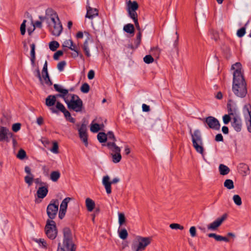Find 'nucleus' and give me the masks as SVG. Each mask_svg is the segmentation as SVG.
<instances>
[{"label":"nucleus","instance_id":"obj_18","mask_svg":"<svg viewBox=\"0 0 251 251\" xmlns=\"http://www.w3.org/2000/svg\"><path fill=\"white\" fill-rule=\"evenodd\" d=\"M227 109L228 114L231 116H235L237 115V108L235 103H233L231 100H229L227 103Z\"/></svg>","mask_w":251,"mask_h":251},{"label":"nucleus","instance_id":"obj_20","mask_svg":"<svg viewBox=\"0 0 251 251\" xmlns=\"http://www.w3.org/2000/svg\"><path fill=\"white\" fill-rule=\"evenodd\" d=\"M48 193V189L47 186L40 187L37 191V197L40 199H43L47 195Z\"/></svg>","mask_w":251,"mask_h":251},{"label":"nucleus","instance_id":"obj_45","mask_svg":"<svg viewBox=\"0 0 251 251\" xmlns=\"http://www.w3.org/2000/svg\"><path fill=\"white\" fill-rule=\"evenodd\" d=\"M170 227L173 229H180L183 230L184 227L178 224L173 223L170 225Z\"/></svg>","mask_w":251,"mask_h":251},{"label":"nucleus","instance_id":"obj_26","mask_svg":"<svg viewBox=\"0 0 251 251\" xmlns=\"http://www.w3.org/2000/svg\"><path fill=\"white\" fill-rule=\"evenodd\" d=\"M219 170L221 175H227L230 172V169L226 165L221 164L219 166Z\"/></svg>","mask_w":251,"mask_h":251},{"label":"nucleus","instance_id":"obj_27","mask_svg":"<svg viewBox=\"0 0 251 251\" xmlns=\"http://www.w3.org/2000/svg\"><path fill=\"white\" fill-rule=\"evenodd\" d=\"M60 173L58 171H53L50 173V178L53 181H57L60 177Z\"/></svg>","mask_w":251,"mask_h":251},{"label":"nucleus","instance_id":"obj_23","mask_svg":"<svg viewBox=\"0 0 251 251\" xmlns=\"http://www.w3.org/2000/svg\"><path fill=\"white\" fill-rule=\"evenodd\" d=\"M30 61L32 66H34L35 63V45L32 43L30 45Z\"/></svg>","mask_w":251,"mask_h":251},{"label":"nucleus","instance_id":"obj_44","mask_svg":"<svg viewBox=\"0 0 251 251\" xmlns=\"http://www.w3.org/2000/svg\"><path fill=\"white\" fill-rule=\"evenodd\" d=\"M33 180V176H26L25 177V182L28 185V186H31L32 184Z\"/></svg>","mask_w":251,"mask_h":251},{"label":"nucleus","instance_id":"obj_63","mask_svg":"<svg viewBox=\"0 0 251 251\" xmlns=\"http://www.w3.org/2000/svg\"><path fill=\"white\" fill-rule=\"evenodd\" d=\"M223 135H222V134L221 133H219L218 134H217L215 136V140L217 141V142H221V141H223Z\"/></svg>","mask_w":251,"mask_h":251},{"label":"nucleus","instance_id":"obj_28","mask_svg":"<svg viewBox=\"0 0 251 251\" xmlns=\"http://www.w3.org/2000/svg\"><path fill=\"white\" fill-rule=\"evenodd\" d=\"M97 139L100 143H104L107 140V135L104 132H99L97 135Z\"/></svg>","mask_w":251,"mask_h":251},{"label":"nucleus","instance_id":"obj_50","mask_svg":"<svg viewBox=\"0 0 251 251\" xmlns=\"http://www.w3.org/2000/svg\"><path fill=\"white\" fill-rule=\"evenodd\" d=\"M141 31H139L138 33L136 35V39L135 40V44H136V48H137L139 45L140 44L141 41Z\"/></svg>","mask_w":251,"mask_h":251},{"label":"nucleus","instance_id":"obj_54","mask_svg":"<svg viewBox=\"0 0 251 251\" xmlns=\"http://www.w3.org/2000/svg\"><path fill=\"white\" fill-rule=\"evenodd\" d=\"M26 22V21L25 20H24L22 23V24L21 25L20 27V30H21V33L22 35H25V23Z\"/></svg>","mask_w":251,"mask_h":251},{"label":"nucleus","instance_id":"obj_37","mask_svg":"<svg viewBox=\"0 0 251 251\" xmlns=\"http://www.w3.org/2000/svg\"><path fill=\"white\" fill-rule=\"evenodd\" d=\"M176 39L174 41L173 43V47L175 51H176L177 53H178V40H179V35L177 32H176Z\"/></svg>","mask_w":251,"mask_h":251},{"label":"nucleus","instance_id":"obj_52","mask_svg":"<svg viewBox=\"0 0 251 251\" xmlns=\"http://www.w3.org/2000/svg\"><path fill=\"white\" fill-rule=\"evenodd\" d=\"M50 151L54 153H58V145L56 142L53 143L52 148L50 150Z\"/></svg>","mask_w":251,"mask_h":251},{"label":"nucleus","instance_id":"obj_51","mask_svg":"<svg viewBox=\"0 0 251 251\" xmlns=\"http://www.w3.org/2000/svg\"><path fill=\"white\" fill-rule=\"evenodd\" d=\"M56 107L62 112H64L66 110L64 105L59 101L56 102Z\"/></svg>","mask_w":251,"mask_h":251},{"label":"nucleus","instance_id":"obj_11","mask_svg":"<svg viewBox=\"0 0 251 251\" xmlns=\"http://www.w3.org/2000/svg\"><path fill=\"white\" fill-rule=\"evenodd\" d=\"M39 18L41 20H44L45 18L50 19L52 24H53V23L60 22L56 12L51 8H48L46 10L45 17L40 16Z\"/></svg>","mask_w":251,"mask_h":251},{"label":"nucleus","instance_id":"obj_33","mask_svg":"<svg viewBox=\"0 0 251 251\" xmlns=\"http://www.w3.org/2000/svg\"><path fill=\"white\" fill-rule=\"evenodd\" d=\"M59 46V44L55 41H51L49 44L50 49L53 51H55Z\"/></svg>","mask_w":251,"mask_h":251},{"label":"nucleus","instance_id":"obj_56","mask_svg":"<svg viewBox=\"0 0 251 251\" xmlns=\"http://www.w3.org/2000/svg\"><path fill=\"white\" fill-rule=\"evenodd\" d=\"M189 232L192 237L196 236V228L195 226H191L189 229Z\"/></svg>","mask_w":251,"mask_h":251},{"label":"nucleus","instance_id":"obj_43","mask_svg":"<svg viewBox=\"0 0 251 251\" xmlns=\"http://www.w3.org/2000/svg\"><path fill=\"white\" fill-rule=\"evenodd\" d=\"M144 61L147 64H150L153 62L154 58L151 55H146L143 58Z\"/></svg>","mask_w":251,"mask_h":251},{"label":"nucleus","instance_id":"obj_17","mask_svg":"<svg viewBox=\"0 0 251 251\" xmlns=\"http://www.w3.org/2000/svg\"><path fill=\"white\" fill-rule=\"evenodd\" d=\"M63 27L60 22L53 23L50 25V30L51 34L55 36H59L62 32Z\"/></svg>","mask_w":251,"mask_h":251},{"label":"nucleus","instance_id":"obj_39","mask_svg":"<svg viewBox=\"0 0 251 251\" xmlns=\"http://www.w3.org/2000/svg\"><path fill=\"white\" fill-rule=\"evenodd\" d=\"M128 236V233L127 230L125 229H122L119 231V237L121 239L124 240L126 239Z\"/></svg>","mask_w":251,"mask_h":251},{"label":"nucleus","instance_id":"obj_30","mask_svg":"<svg viewBox=\"0 0 251 251\" xmlns=\"http://www.w3.org/2000/svg\"><path fill=\"white\" fill-rule=\"evenodd\" d=\"M95 121H97V119H95L91 123L90 130L92 132L96 133L100 130V125L97 123L93 124V122H94Z\"/></svg>","mask_w":251,"mask_h":251},{"label":"nucleus","instance_id":"obj_29","mask_svg":"<svg viewBox=\"0 0 251 251\" xmlns=\"http://www.w3.org/2000/svg\"><path fill=\"white\" fill-rule=\"evenodd\" d=\"M124 30L128 33H133L134 31V25L131 24H128L124 26Z\"/></svg>","mask_w":251,"mask_h":251},{"label":"nucleus","instance_id":"obj_36","mask_svg":"<svg viewBox=\"0 0 251 251\" xmlns=\"http://www.w3.org/2000/svg\"><path fill=\"white\" fill-rule=\"evenodd\" d=\"M34 241L38 243L39 246L40 247L43 248H46L47 246V244L46 241L44 239H36Z\"/></svg>","mask_w":251,"mask_h":251},{"label":"nucleus","instance_id":"obj_64","mask_svg":"<svg viewBox=\"0 0 251 251\" xmlns=\"http://www.w3.org/2000/svg\"><path fill=\"white\" fill-rule=\"evenodd\" d=\"M142 110L144 112H148L150 110V106L147 105L146 104H142Z\"/></svg>","mask_w":251,"mask_h":251},{"label":"nucleus","instance_id":"obj_59","mask_svg":"<svg viewBox=\"0 0 251 251\" xmlns=\"http://www.w3.org/2000/svg\"><path fill=\"white\" fill-rule=\"evenodd\" d=\"M34 74L35 76H36L39 79V80L42 82V78L40 74V70L38 68L35 70V71L34 72Z\"/></svg>","mask_w":251,"mask_h":251},{"label":"nucleus","instance_id":"obj_1","mask_svg":"<svg viewBox=\"0 0 251 251\" xmlns=\"http://www.w3.org/2000/svg\"><path fill=\"white\" fill-rule=\"evenodd\" d=\"M241 64L239 62H237L231 66V69L234 70L232 89L237 97L243 98L247 94V88L243 74L241 72Z\"/></svg>","mask_w":251,"mask_h":251},{"label":"nucleus","instance_id":"obj_48","mask_svg":"<svg viewBox=\"0 0 251 251\" xmlns=\"http://www.w3.org/2000/svg\"><path fill=\"white\" fill-rule=\"evenodd\" d=\"M246 33V27L245 26L241 27L237 30V35L238 37H242Z\"/></svg>","mask_w":251,"mask_h":251},{"label":"nucleus","instance_id":"obj_61","mask_svg":"<svg viewBox=\"0 0 251 251\" xmlns=\"http://www.w3.org/2000/svg\"><path fill=\"white\" fill-rule=\"evenodd\" d=\"M88 78L89 79H92L95 76V72L93 70H91L88 73Z\"/></svg>","mask_w":251,"mask_h":251},{"label":"nucleus","instance_id":"obj_5","mask_svg":"<svg viewBox=\"0 0 251 251\" xmlns=\"http://www.w3.org/2000/svg\"><path fill=\"white\" fill-rule=\"evenodd\" d=\"M106 146L113 152L111 154L112 157V161L114 163H119L122 159L120 148L117 146L115 143L110 142V141L107 143Z\"/></svg>","mask_w":251,"mask_h":251},{"label":"nucleus","instance_id":"obj_4","mask_svg":"<svg viewBox=\"0 0 251 251\" xmlns=\"http://www.w3.org/2000/svg\"><path fill=\"white\" fill-rule=\"evenodd\" d=\"M45 230L49 238L51 240L55 239L57 235V229L55 222L53 220H47Z\"/></svg>","mask_w":251,"mask_h":251},{"label":"nucleus","instance_id":"obj_53","mask_svg":"<svg viewBox=\"0 0 251 251\" xmlns=\"http://www.w3.org/2000/svg\"><path fill=\"white\" fill-rule=\"evenodd\" d=\"M21 124L17 123L12 125V129L14 132H17L21 129Z\"/></svg>","mask_w":251,"mask_h":251},{"label":"nucleus","instance_id":"obj_31","mask_svg":"<svg viewBox=\"0 0 251 251\" xmlns=\"http://www.w3.org/2000/svg\"><path fill=\"white\" fill-rule=\"evenodd\" d=\"M71 198L67 197L65 198L62 201L61 203L60 206V209H64L67 210V206H68V203L70 201Z\"/></svg>","mask_w":251,"mask_h":251},{"label":"nucleus","instance_id":"obj_34","mask_svg":"<svg viewBox=\"0 0 251 251\" xmlns=\"http://www.w3.org/2000/svg\"><path fill=\"white\" fill-rule=\"evenodd\" d=\"M42 75H43V78H44L46 85H47L48 86H49L52 85V82L50 78L49 75L48 73H47L46 74H42Z\"/></svg>","mask_w":251,"mask_h":251},{"label":"nucleus","instance_id":"obj_57","mask_svg":"<svg viewBox=\"0 0 251 251\" xmlns=\"http://www.w3.org/2000/svg\"><path fill=\"white\" fill-rule=\"evenodd\" d=\"M63 53V51L60 50H57L53 55V59L56 60H58L59 59V56L62 55Z\"/></svg>","mask_w":251,"mask_h":251},{"label":"nucleus","instance_id":"obj_7","mask_svg":"<svg viewBox=\"0 0 251 251\" xmlns=\"http://www.w3.org/2000/svg\"><path fill=\"white\" fill-rule=\"evenodd\" d=\"M138 244L137 245H133L132 249L134 251H143L145 248L149 245L151 242L150 237H143L139 236L138 238Z\"/></svg>","mask_w":251,"mask_h":251},{"label":"nucleus","instance_id":"obj_55","mask_svg":"<svg viewBox=\"0 0 251 251\" xmlns=\"http://www.w3.org/2000/svg\"><path fill=\"white\" fill-rule=\"evenodd\" d=\"M230 115L226 114L223 117V122L226 125L229 123L231 120Z\"/></svg>","mask_w":251,"mask_h":251},{"label":"nucleus","instance_id":"obj_3","mask_svg":"<svg viewBox=\"0 0 251 251\" xmlns=\"http://www.w3.org/2000/svg\"><path fill=\"white\" fill-rule=\"evenodd\" d=\"M70 100H65L68 108L76 112H81L83 108L82 100L75 94H70Z\"/></svg>","mask_w":251,"mask_h":251},{"label":"nucleus","instance_id":"obj_41","mask_svg":"<svg viewBox=\"0 0 251 251\" xmlns=\"http://www.w3.org/2000/svg\"><path fill=\"white\" fill-rule=\"evenodd\" d=\"M89 90L90 86L87 83H83L80 88L81 91L84 93H87L89 91Z\"/></svg>","mask_w":251,"mask_h":251},{"label":"nucleus","instance_id":"obj_25","mask_svg":"<svg viewBox=\"0 0 251 251\" xmlns=\"http://www.w3.org/2000/svg\"><path fill=\"white\" fill-rule=\"evenodd\" d=\"M62 46L64 48H68L71 50H74L76 48V45L74 44L72 40H66L63 43Z\"/></svg>","mask_w":251,"mask_h":251},{"label":"nucleus","instance_id":"obj_14","mask_svg":"<svg viewBox=\"0 0 251 251\" xmlns=\"http://www.w3.org/2000/svg\"><path fill=\"white\" fill-rule=\"evenodd\" d=\"M13 137V133L9 131L5 127L0 126V142L6 141L9 142V138Z\"/></svg>","mask_w":251,"mask_h":251},{"label":"nucleus","instance_id":"obj_46","mask_svg":"<svg viewBox=\"0 0 251 251\" xmlns=\"http://www.w3.org/2000/svg\"><path fill=\"white\" fill-rule=\"evenodd\" d=\"M128 13L129 17L132 19L133 21L136 20L138 19V15L136 11H127Z\"/></svg>","mask_w":251,"mask_h":251},{"label":"nucleus","instance_id":"obj_21","mask_svg":"<svg viewBox=\"0 0 251 251\" xmlns=\"http://www.w3.org/2000/svg\"><path fill=\"white\" fill-rule=\"evenodd\" d=\"M127 10L130 11H134L137 10L138 8V4L136 1L129 0L127 2Z\"/></svg>","mask_w":251,"mask_h":251},{"label":"nucleus","instance_id":"obj_6","mask_svg":"<svg viewBox=\"0 0 251 251\" xmlns=\"http://www.w3.org/2000/svg\"><path fill=\"white\" fill-rule=\"evenodd\" d=\"M59 202L57 200H52L47 207L48 220H53L56 217L58 211Z\"/></svg>","mask_w":251,"mask_h":251},{"label":"nucleus","instance_id":"obj_35","mask_svg":"<svg viewBox=\"0 0 251 251\" xmlns=\"http://www.w3.org/2000/svg\"><path fill=\"white\" fill-rule=\"evenodd\" d=\"M224 186L228 189H232L234 188L233 181L231 179H226L224 182Z\"/></svg>","mask_w":251,"mask_h":251},{"label":"nucleus","instance_id":"obj_19","mask_svg":"<svg viewBox=\"0 0 251 251\" xmlns=\"http://www.w3.org/2000/svg\"><path fill=\"white\" fill-rule=\"evenodd\" d=\"M231 126L237 132H240L242 129V121L239 116H235L233 118Z\"/></svg>","mask_w":251,"mask_h":251},{"label":"nucleus","instance_id":"obj_9","mask_svg":"<svg viewBox=\"0 0 251 251\" xmlns=\"http://www.w3.org/2000/svg\"><path fill=\"white\" fill-rule=\"evenodd\" d=\"M243 113L248 131L251 133V105L250 104L245 105L243 108Z\"/></svg>","mask_w":251,"mask_h":251},{"label":"nucleus","instance_id":"obj_62","mask_svg":"<svg viewBox=\"0 0 251 251\" xmlns=\"http://www.w3.org/2000/svg\"><path fill=\"white\" fill-rule=\"evenodd\" d=\"M108 183H111V181H109V177L108 176H104L102 179V184L105 185Z\"/></svg>","mask_w":251,"mask_h":251},{"label":"nucleus","instance_id":"obj_42","mask_svg":"<svg viewBox=\"0 0 251 251\" xmlns=\"http://www.w3.org/2000/svg\"><path fill=\"white\" fill-rule=\"evenodd\" d=\"M25 156H26L25 151L23 149H20L18 152L17 157L19 159L23 160L25 158Z\"/></svg>","mask_w":251,"mask_h":251},{"label":"nucleus","instance_id":"obj_49","mask_svg":"<svg viewBox=\"0 0 251 251\" xmlns=\"http://www.w3.org/2000/svg\"><path fill=\"white\" fill-rule=\"evenodd\" d=\"M66 65L65 61H62L59 62L57 64V68L60 72H62L64 70V67Z\"/></svg>","mask_w":251,"mask_h":251},{"label":"nucleus","instance_id":"obj_15","mask_svg":"<svg viewBox=\"0 0 251 251\" xmlns=\"http://www.w3.org/2000/svg\"><path fill=\"white\" fill-rule=\"evenodd\" d=\"M86 10L87 12L85 17L90 19H93L96 16H98V10L96 8H92L90 6L89 0H87L86 2Z\"/></svg>","mask_w":251,"mask_h":251},{"label":"nucleus","instance_id":"obj_10","mask_svg":"<svg viewBox=\"0 0 251 251\" xmlns=\"http://www.w3.org/2000/svg\"><path fill=\"white\" fill-rule=\"evenodd\" d=\"M53 86L56 91L60 93V94L56 95L57 97L62 98L65 102V100L67 101L69 99L71 94H69V90L63 88L61 85L57 84H54Z\"/></svg>","mask_w":251,"mask_h":251},{"label":"nucleus","instance_id":"obj_38","mask_svg":"<svg viewBox=\"0 0 251 251\" xmlns=\"http://www.w3.org/2000/svg\"><path fill=\"white\" fill-rule=\"evenodd\" d=\"M118 222L120 226H122L126 222V218L124 213L118 212Z\"/></svg>","mask_w":251,"mask_h":251},{"label":"nucleus","instance_id":"obj_60","mask_svg":"<svg viewBox=\"0 0 251 251\" xmlns=\"http://www.w3.org/2000/svg\"><path fill=\"white\" fill-rule=\"evenodd\" d=\"M111 183H108V184H105V185H103L105 188L106 193L108 194H110L111 193Z\"/></svg>","mask_w":251,"mask_h":251},{"label":"nucleus","instance_id":"obj_40","mask_svg":"<svg viewBox=\"0 0 251 251\" xmlns=\"http://www.w3.org/2000/svg\"><path fill=\"white\" fill-rule=\"evenodd\" d=\"M234 202L238 206L242 204V200L241 197L238 195H235L233 197Z\"/></svg>","mask_w":251,"mask_h":251},{"label":"nucleus","instance_id":"obj_58","mask_svg":"<svg viewBox=\"0 0 251 251\" xmlns=\"http://www.w3.org/2000/svg\"><path fill=\"white\" fill-rule=\"evenodd\" d=\"M66 210L64 209H60L59 211L58 217L60 219H62L66 214Z\"/></svg>","mask_w":251,"mask_h":251},{"label":"nucleus","instance_id":"obj_24","mask_svg":"<svg viewBox=\"0 0 251 251\" xmlns=\"http://www.w3.org/2000/svg\"><path fill=\"white\" fill-rule=\"evenodd\" d=\"M85 203L87 210L89 212L92 211L95 206L94 201L90 198H87L85 200Z\"/></svg>","mask_w":251,"mask_h":251},{"label":"nucleus","instance_id":"obj_47","mask_svg":"<svg viewBox=\"0 0 251 251\" xmlns=\"http://www.w3.org/2000/svg\"><path fill=\"white\" fill-rule=\"evenodd\" d=\"M107 135V139L111 140H112V142H114L115 143V142L116 141V138L115 137V135L114 134L113 132L111 131H109L108 132Z\"/></svg>","mask_w":251,"mask_h":251},{"label":"nucleus","instance_id":"obj_32","mask_svg":"<svg viewBox=\"0 0 251 251\" xmlns=\"http://www.w3.org/2000/svg\"><path fill=\"white\" fill-rule=\"evenodd\" d=\"M83 49L86 55L89 57L91 56L88 41L86 40L83 43Z\"/></svg>","mask_w":251,"mask_h":251},{"label":"nucleus","instance_id":"obj_16","mask_svg":"<svg viewBox=\"0 0 251 251\" xmlns=\"http://www.w3.org/2000/svg\"><path fill=\"white\" fill-rule=\"evenodd\" d=\"M226 217V215L224 214L221 217L217 218L214 222L207 226L208 230H216L217 228L222 224Z\"/></svg>","mask_w":251,"mask_h":251},{"label":"nucleus","instance_id":"obj_12","mask_svg":"<svg viewBox=\"0 0 251 251\" xmlns=\"http://www.w3.org/2000/svg\"><path fill=\"white\" fill-rule=\"evenodd\" d=\"M64 239L63 244L68 249L70 247V251H75L74 244H71V240L70 238V231L68 228L63 230Z\"/></svg>","mask_w":251,"mask_h":251},{"label":"nucleus","instance_id":"obj_8","mask_svg":"<svg viewBox=\"0 0 251 251\" xmlns=\"http://www.w3.org/2000/svg\"><path fill=\"white\" fill-rule=\"evenodd\" d=\"M209 128L213 130H218L220 128V124L217 119L213 116H208L204 119Z\"/></svg>","mask_w":251,"mask_h":251},{"label":"nucleus","instance_id":"obj_22","mask_svg":"<svg viewBox=\"0 0 251 251\" xmlns=\"http://www.w3.org/2000/svg\"><path fill=\"white\" fill-rule=\"evenodd\" d=\"M56 95H49L46 99V104L48 106H52L54 105L56 101Z\"/></svg>","mask_w":251,"mask_h":251},{"label":"nucleus","instance_id":"obj_13","mask_svg":"<svg viewBox=\"0 0 251 251\" xmlns=\"http://www.w3.org/2000/svg\"><path fill=\"white\" fill-rule=\"evenodd\" d=\"M78 131L80 139L84 143L85 147H87L88 146V142L86 126L82 124L78 128Z\"/></svg>","mask_w":251,"mask_h":251},{"label":"nucleus","instance_id":"obj_2","mask_svg":"<svg viewBox=\"0 0 251 251\" xmlns=\"http://www.w3.org/2000/svg\"><path fill=\"white\" fill-rule=\"evenodd\" d=\"M191 134L194 148L197 152L201 154L203 160L205 161L206 160L204 154V149L202 146V139L200 131L199 129L195 130L193 133H191Z\"/></svg>","mask_w":251,"mask_h":251}]
</instances>
